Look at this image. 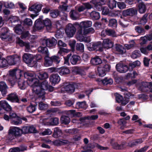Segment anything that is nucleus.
Listing matches in <instances>:
<instances>
[{
    "mask_svg": "<svg viewBox=\"0 0 152 152\" xmlns=\"http://www.w3.org/2000/svg\"><path fill=\"white\" fill-rule=\"evenodd\" d=\"M34 81V83L29 86L31 88L33 93L37 95L39 97L43 98L45 96V91L48 89V82L46 80H44L42 83H40L39 80L37 78L33 79L31 80Z\"/></svg>",
    "mask_w": 152,
    "mask_h": 152,
    "instance_id": "f257e3e1",
    "label": "nucleus"
},
{
    "mask_svg": "<svg viewBox=\"0 0 152 152\" xmlns=\"http://www.w3.org/2000/svg\"><path fill=\"white\" fill-rule=\"evenodd\" d=\"M22 72L18 69H13L9 71V75L7 80L12 86H13L17 80L20 79L22 75Z\"/></svg>",
    "mask_w": 152,
    "mask_h": 152,
    "instance_id": "f03ea898",
    "label": "nucleus"
},
{
    "mask_svg": "<svg viewBox=\"0 0 152 152\" xmlns=\"http://www.w3.org/2000/svg\"><path fill=\"white\" fill-rule=\"evenodd\" d=\"M22 134L21 129L16 127H11L8 131V138L9 140H12L14 137L20 136Z\"/></svg>",
    "mask_w": 152,
    "mask_h": 152,
    "instance_id": "7ed1b4c3",
    "label": "nucleus"
},
{
    "mask_svg": "<svg viewBox=\"0 0 152 152\" xmlns=\"http://www.w3.org/2000/svg\"><path fill=\"white\" fill-rule=\"evenodd\" d=\"M88 45L87 48L90 51L95 50L102 52L103 50L102 43L101 41L97 42H92L89 44Z\"/></svg>",
    "mask_w": 152,
    "mask_h": 152,
    "instance_id": "20e7f679",
    "label": "nucleus"
},
{
    "mask_svg": "<svg viewBox=\"0 0 152 152\" xmlns=\"http://www.w3.org/2000/svg\"><path fill=\"white\" fill-rule=\"evenodd\" d=\"M137 10L133 8H130L124 10L122 12V16H121V18H123L131 17L137 14Z\"/></svg>",
    "mask_w": 152,
    "mask_h": 152,
    "instance_id": "39448f33",
    "label": "nucleus"
},
{
    "mask_svg": "<svg viewBox=\"0 0 152 152\" xmlns=\"http://www.w3.org/2000/svg\"><path fill=\"white\" fill-rule=\"evenodd\" d=\"M8 64L10 65L19 64L20 62V57L17 55L10 56L7 58Z\"/></svg>",
    "mask_w": 152,
    "mask_h": 152,
    "instance_id": "423d86ee",
    "label": "nucleus"
},
{
    "mask_svg": "<svg viewBox=\"0 0 152 152\" xmlns=\"http://www.w3.org/2000/svg\"><path fill=\"white\" fill-rule=\"evenodd\" d=\"M110 68V65L105 64L103 67H98L96 75L99 77H103L106 75V72L109 71Z\"/></svg>",
    "mask_w": 152,
    "mask_h": 152,
    "instance_id": "0eeeda50",
    "label": "nucleus"
},
{
    "mask_svg": "<svg viewBox=\"0 0 152 152\" xmlns=\"http://www.w3.org/2000/svg\"><path fill=\"white\" fill-rule=\"evenodd\" d=\"M110 143L113 148L116 150H123L126 148V142H122L121 144H119L117 142H114V140L112 139L110 140Z\"/></svg>",
    "mask_w": 152,
    "mask_h": 152,
    "instance_id": "6e6552de",
    "label": "nucleus"
},
{
    "mask_svg": "<svg viewBox=\"0 0 152 152\" xmlns=\"http://www.w3.org/2000/svg\"><path fill=\"white\" fill-rule=\"evenodd\" d=\"M76 28L72 23H69L66 26L65 29V32L67 36L69 37H72L75 34Z\"/></svg>",
    "mask_w": 152,
    "mask_h": 152,
    "instance_id": "1a4fd4ad",
    "label": "nucleus"
},
{
    "mask_svg": "<svg viewBox=\"0 0 152 152\" xmlns=\"http://www.w3.org/2000/svg\"><path fill=\"white\" fill-rule=\"evenodd\" d=\"M123 20L119 21L120 25L123 28H126L128 27L129 25V22H132V18L131 17L129 18H122Z\"/></svg>",
    "mask_w": 152,
    "mask_h": 152,
    "instance_id": "9d476101",
    "label": "nucleus"
},
{
    "mask_svg": "<svg viewBox=\"0 0 152 152\" xmlns=\"http://www.w3.org/2000/svg\"><path fill=\"white\" fill-rule=\"evenodd\" d=\"M60 78L59 75L57 74H53L50 77V80L51 84L55 85L58 84L60 80Z\"/></svg>",
    "mask_w": 152,
    "mask_h": 152,
    "instance_id": "9b49d317",
    "label": "nucleus"
},
{
    "mask_svg": "<svg viewBox=\"0 0 152 152\" xmlns=\"http://www.w3.org/2000/svg\"><path fill=\"white\" fill-rule=\"evenodd\" d=\"M115 68L117 70L121 73H125L129 69V67L127 65L122 64H117Z\"/></svg>",
    "mask_w": 152,
    "mask_h": 152,
    "instance_id": "f8f14e48",
    "label": "nucleus"
},
{
    "mask_svg": "<svg viewBox=\"0 0 152 152\" xmlns=\"http://www.w3.org/2000/svg\"><path fill=\"white\" fill-rule=\"evenodd\" d=\"M43 5L40 4L35 3L29 7V10L33 11L34 13L37 14L41 10Z\"/></svg>",
    "mask_w": 152,
    "mask_h": 152,
    "instance_id": "ddd939ff",
    "label": "nucleus"
},
{
    "mask_svg": "<svg viewBox=\"0 0 152 152\" xmlns=\"http://www.w3.org/2000/svg\"><path fill=\"white\" fill-rule=\"evenodd\" d=\"M107 0H94L93 4L95 8L99 10H101L102 5L106 3Z\"/></svg>",
    "mask_w": 152,
    "mask_h": 152,
    "instance_id": "4468645a",
    "label": "nucleus"
},
{
    "mask_svg": "<svg viewBox=\"0 0 152 152\" xmlns=\"http://www.w3.org/2000/svg\"><path fill=\"white\" fill-rule=\"evenodd\" d=\"M103 48L107 49L111 48L113 46V42L108 38L104 39L102 43Z\"/></svg>",
    "mask_w": 152,
    "mask_h": 152,
    "instance_id": "2eb2a0df",
    "label": "nucleus"
},
{
    "mask_svg": "<svg viewBox=\"0 0 152 152\" xmlns=\"http://www.w3.org/2000/svg\"><path fill=\"white\" fill-rule=\"evenodd\" d=\"M57 71L61 76H65L70 73V70L68 68L64 66L58 68Z\"/></svg>",
    "mask_w": 152,
    "mask_h": 152,
    "instance_id": "dca6fc26",
    "label": "nucleus"
},
{
    "mask_svg": "<svg viewBox=\"0 0 152 152\" xmlns=\"http://www.w3.org/2000/svg\"><path fill=\"white\" fill-rule=\"evenodd\" d=\"M1 108L7 111H10L12 110L11 107L7 101L5 100H2L0 102V110H1Z\"/></svg>",
    "mask_w": 152,
    "mask_h": 152,
    "instance_id": "f3484780",
    "label": "nucleus"
},
{
    "mask_svg": "<svg viewBox=\"0 0 152 152\" xmlns=\"http://www.w3.org/2000/svg\"><path fill=\"white\" fill-rule=\"evenodd\" d=\"M7 99L12 102H19V100L15 93H12L7 96Z\"/></svg>",
    "mask_w": 152,
    "mask_h": 152,
    "instance_id": "a211bd4d",
    "label": "nucleus"
},
{
    "mask_svg": "<svg viewBox=\"0 0 152 152\" xmlns=\"http://www.w3.org/2000/svg\"><path fill=\"white\" fill-rule=\"evenodd\" d=\"M41 59L39 58L38 59L35 56L33 57L32 55L29 54V67L37 65V61Z\"/></svg>",
    "mask_w": 152,
    "mask_h": 152,
    "instance_id": "6ab92c4d",
    "label": "nucleus"
},
{
    "mask_svg": "<svg viewBox=\"0 0 152 152\" xmlns=\"http://www.w3.org/2000/svg\"><path fill=\"white\" fill-rule=\"evenodd\" d=\"M91 64L94 65H97L101 64L102 61L100 57L98 56H95L92 58L90 61Z\"/></svg>",
    "mask_w": 152,
    "mask_h": 152,
    "instance_id": "aec40b11",
    "label": "nucleus"
},
{
    "mask_svg": "<svg viewBox=\"0 0 152 152\" xmlns=\"http://www.w3.org/2000/svg\"><path fill=\"white\" fill-rule=\"evenodd\" d=\"M81 59L80 57L77 55H74L70 58V61L73 65H76L79 64Z\"/></svg>",
    "mask_w": 152,
    "mask_h": 152,
    "instance_id": "412c9836",
    "label": "nucleus"
},
{
    "mask_svg": "<svg viewBox=\"0 0 152 152\" xmlns=\"http://www.w3.org/2000/svg\"><path fill=\"white\" fill-rule=\"evenodd\" d=\"M8 87L5 83L4 81L0 82V91L3 95H6L7 93Z\"/></svg>",
    "mask_w": 152,
    "mask_h": 152,
    "instance_id": "4be33fe9",
    "label": "nucleus"
},
{
    "mask_svg": "<svg viewBox=\"0 0 152 152\" xmlns=\"http://www.w3.org/2000/svg\"><path fill=\"white\" fill-rule=\"evenodd\" d=\"M44 59V65L45 66H49L53 65L51 57H49V54L45 56Z\"/></svg>",
    "mask_w": 152,
    "mask_h": 152,
    "instance_id": "5701e85b",
    "label": "nucleus"
},
{
    "mask_svg": "<svg viewBox=\"0 0 152 152\" xmlns=\"http://www.w3.org/2000/svg\"><path fill=\"white\" fill-rule=\"evenodd\" d=\"M47 47L50 48L54 47L57 43V40L54 37L47 39Z\"/></svg>",
    "mask_w": 152,
    "mask_h": 152,
    "instance_id": "b1692460",
    "label": "nucleus"
},
{
    "mask_svg": "<svg viewBox=\"0 0 152 152\" xmlns=\"http://www.w3.org/2000/svg\"><path fill=\"white\" fill-rule=\"evenodd\" d=\"M92 22L91 21H84L81 22L79 26L81 28L85 29L91 27L92 25Z\"/></svg>",
    "mask_w": 152,
    "mask_h": 152,
    "instance_id": "393cba45",
    "label": "nucleus"
},
{
    "mask_svg": "<svg viewBox=\"0 0 152 152\" xmlns=\"http://www.w3.org/2000/svg\"><path fill=\"white\" fill-rule=\"evenodd\" d=\"M75 84H69L65 86L64 87L65 90L68 93H72L75 91Z\"/></svg>",
    "mask_w": 152,
    "mask_h": 152,
    "instance_id": "a878e982",
    "label": "nucleus"
},
{
    "mask_svg": "<svg viewBox=\"0 0 152 152\" xmlns=\"http://www.w3.org/2000/svg\"><path fill=\"white\" fill-rule=\"evenodd\" d=\"M72 72L74 75H82L83 73V70L80 67L75 66L72 68Z\"/></svg>",
    "mask_w": 152,
    "mask_h": 152,
    "instance_id": "bb28decb",
    "label": "nucleus"
},
{
    "mask_svg": "<svg viewBox=\"0 0 152 152\" xmlns=\"http://www.w3.org/2000/svg\"><path fill=\"white\" fill-rule=\"evenodd\" d=\"M137 2L139 3L138 5L139 11L140 13H143L146 10V7L145 4L142 2H141L142 0H137Z\"/></svg>",
    "mask_w": 152,
    "mask_h": 152,
    "instance_id": "cd10ccee",
    "label": "nucleus"
},
{
    "mask_svg": "<svg viewBox=\"0 0 152 152\" xmlns=\"http://www.w3.org/2000/svg\"><path fill=\"white\" fill-rule=\"evenodd\" d=\"M115 48L116 51L118 52V54H123L126 52L125 48L122 45L116 44L115 45Z\"/></svg>",
    "mask_w": 152,
    "mask_h": 152,
    "instance_id": "c85d7f7f",
    "label": "nucleus"
},
{
    "mask_svg": "<svg viewBox=\"0 0 152 152\" xmlns=\"http://www.w3.org/2000/svg\"><path fill=\"white\" fill-rule=\"evenodd\" d=\"M40 22L42 23V21L39 18L35 21L32 31V34H34L37 30L41 29L42 27L37 26V25H38Z\"/></svg>",
    "mask_w": 152,
    "mask_h": 152,
    "instance_id": "c756f323",
    "label": "nucleus"
},
{
    "mask_svg": "<svg viewBox=\"0 0 152 152\" xmlns=\"http://www.w3.org/2000/svg\"><path fill=\"white\" fill-rule=\"evenodd\" d=\"M62 134V131L58 127H56L54 128V132L52 135L53 137L57 138L60 137Z\"/></svg>",
    "mask_w": 152,
    "mask_h": 152,
    "instance_id": "7c9ffc66",
    "label": "nucleus"
},
{
    "mask_svg": "<svg viewBox=\"0 0 152 152\" xmlns=\"http://www.w3.org/2000/svg\"><path fill=\"white\" fill-rule=\"evenodd\" d=\"M91 18L93 20H97L100 18L99 13L96 11H93L90 14Z\"/></svg>",
    "mask_w": 152,
    "mask_h": 152,
    "instance_id": "2f4dec72",
    "label": "nucleus"
},
{
    "mask_svg": "<svg viewBox=\"0 0 152 152\" xmlns=\"http://www.w3.org/2000/svg\"><path fill=\"white\" fill-rule=\"evenodd\" d=\"M108 26L113 29L117 27V22L116 19L114 18L109 20Z\"/></svg>",
    "mask_w": 152,
    "mask_h": 152,
    "instance_id": "473e14b6",
    "label": "nucleus"
},
{
    "mask_svg": "<svg viewBox=\"0 0 152 152\" xmlns=\"http://www.w3.org/2000/svg\"><path fill=\"white\" fill-rule=\"evenodd\" d=\"M38 51L45 56L49 54L48 49L45 46H40L38 48Z\"/></svg>",
    "mask_w": 152,
    "mask_h": 152,
    "instance_id": "72a5a7b5",
    "label": "nucleus"
},
{
    "mask_svg": "<svg viewBox=\"0 0 152 152\" xmlns=\"http://www.w3.org/2000/svg\"><path fill=\"white\" fill-rule=\"evenodd\" d=\"M60 121L62 124L67 125L70 122V119L69 117L64 115L61 117Z\"/></svg>",
    "mask_w": 152,
    "mask_h": 152,
    "instance_id": "f704fd0d",
    "label": "nucleus"
},
{
    "mask_svg": "<svg viewBox=\"0 0 152 152\" xmlns=\"http://www.w3.org/2000/svg\"><path fill=\"white\" fill-rule=\"evenodd\" d=\"M60 12L58 9L51 10L50 15L52 18H55L58 16H60Z\"/></svg>",
    "mask_w": 152,
    "mask_h": 152,
    "instance_id": "c9c22d12",
    "label": "nucleus"
},
{
    "mask_svg": "<svg viewBox=\"0 0 152 152\" xmlns=\"http://www.w3.org/2000/svg\"><path fill=\"white\" fill-rule=\"evenodd\" d=\"M69 15L71 19L73 20H76L78 18V14L77 12L75 10H71L69 12Z\"/></svg>",
    "mask_w": 152,
    "mask_h": 152,
    "instance_id": "e433bc0d",
    "label": "nucleus"
},
{
    "mask_svg": "<svg viewBox=\"0 0 152 152\" xmlns=\"http://www.w3.org/2000/svg\"><path fill=\"white\" fill-rule=\"evenodd\" d=\"M16 42L20 46H23L24 45L25 46L26 48L25 50V51L26 52H28V44H26L23 41L21 40L20 38H17Z\"/></svg>",
    "mask_w": 152,
    "mask_h": 152,
    "instance_id": "4c0bfd02",
    "label": "nucleus"
},
{
    "mask_svg": "<svg viewBox=\"0 0 152 152\" xmlns=\"http://www.w3.org/2000/svg\"><path fill=\"white\" fill-rule=\"evenodd\" d=\"M76 107L77 109L80 108L86 109L87 107V105L86 102L84 101L77 102L76 104Z\"/></svg>",
    "mask_w": 152,
    "mask_h": 152,
    "instance_id": "58836bf2",
    "label": "nucleus"
},
{
    "mask_svg": "<svg viewBox=\"0 0 152 152\" xmlns=\"http://www.w3.org/2000/svg\"><path fill=\"white\" fill-rule=\"evenodd\" d=\"M101 81L104 85H111L113 83L112 79L107 77H105L104 79L102 80Z\"/></svg>",
    "mask_w": 152,
    "mask_h": 152,
    "instance_id": "ea45409f",
    "label": "nucleus"
},
{
    "mask_svg": "<svg viewBox=\"0 0 152 152\" xmlns=\"http://www.w3.org/2000/svg\"><path fill=\"white\" fill-rule=\"evenodd\" d=\"M11 123L14 125H18L22 123V121L21 118L18 117H16L13 119H11Z\"/></svg>",
    "mask_w": 152,
    "mask_h": 152,
    "instance_id": "a19ab883",
    "label": "nucleus"
},
{
    "mask_svg": "<svg viewBox=\"0 0 152 152\" xmlns=\"http://www.w3.org/2000/svg\"><path fill=\"white\" fill-rule=\"evenodd\" d=\"M76 49L77 50L81 53L84 52V45L81 43H77L76 44Z\"/></svg>",
    "mask_w": 152,
    "mask_h": 152,
    "instance_id": "79ce46f5",
    "label": "nucleus"
},
{
    "mask_svg": "<svg viewBox=\"0 0 152 152\" xmlns=\"http://www.w3.org/2000/svg\"><path fill=\"white\" fill-rule=\"evenodd\" d=\"M49 123L51 125H57L59 123V119L56 117L51 118L49 120Z\"/></svg>",
    "mask_w": 152,
    "mask_h": 152,
    "instance_id": "37998d69",
    "label": "nucleus"
},
{
    "mask_svg": "<svg viewBox=\"0 0 152 152\" xmlns=\"http://www.w3.org/2000/svg\"><path fill=\"white\" fill-rule=\"evenodd\" d=\"M106 35L113 37H115V31L110 29H107L105 31Z\"/></svg>",
    "mask_w": 152,
    "mask_h": 152,
    "instance_id": "c03bdc74",
    "label": "nucleus"
},
{
    "mask_svg": "<svg viewBox=\"0 0 152 152\" xmlns=\"http://www.w3.org/2000/svg\"><path fill=\"white\" fill-rule=\"evenodd\" d=\"M117 2L115 0H109L107 4L110 9H113L116 6Z\"/></svg>",
    "mask_w": 152,
    "mask_h": 152,
    "instance_id": "a18cd8bd",
    "label": "nucleus"
},
{
    "mask_svg": "<svg viewBox=\"0 0 152 152\" xmlns=\"http://www.w3.org/2000/svg\"><path fill=\"white\" fill-rule=\"evenodd\" d=\"M48 76L47 73L44 72H40L38 76L40 80L45 79L48 77Z\"/></svg>",
    "mask_w": 152,
    "mask_h": 152,
    "instance_id": "49530a36",
    "label": "nucleus"
},
{
    "mask_svg": "<svg viewBox=\"0 0 152 152\" xmlns=\"http://www.w3.org/2000/svg\"><path fill=\"white\" fill-rule=\"evenodd\" d=\"M21 28H23L22 26L21 25H18L14 28L15 32L18 34H22L23 31Z\"/></svg>",
    "mask_w": 152,
    "mask_h": 152,
    "instance_id": "de8ad7c7",
    "label": "nucleus"
},
{
    "mask_svg": "<svg viewBox=\"0 0 152 152\" xmlns=\"http://www.w3.org/2000/svg\"><path fill=\"white\" fill-rule=\"evenodd\" d=\"M51 58L53 65L54 64H58L60 61V58L58 55L52 56H51Z\"/></svg>",
    "mask_w": 152,
    "mask_h": 152,
    "instance_id": "09e8293b",
    "label": "nucleus"
},
{
    "mask_svg": "<svg viewBox=\"0 0 152 152\" xmlns=\"http://www.w3.org/2000/svg\"><path fill=\"white\" fill-rule=\"evenodd\" d=\"M134 29L136 32L140 34H145V29L140 26H135Z\"/></svg>",
    "mask_w": 152,
    "mask_h": 152,
    "instance_id": "8fccbe9b",
    "label": "nucleus"
},
{
    "mask_svg": "<svg viewBox=\"0 0 152 152\" xmlns=\"http://www.w3.org/2000/svg\"><path fill=\"white\" fill-rule=\"evenodd\" d=\"M148 14H144L143 17L141 19L140 21V24L142 25H144L147 22L148 20Z\"/></svg>",
    "mask_w": 152,
    "mask_h": 152,
    "instance_id": "3c124183",
    "label": "nucleus"
},
{
    "mask_svg": "<svg viewBox=\"0 0 152 152\" xmlns=\"http://www.w3.org/2000/svg\"><path fill=\"white\" fill-rule=\"evenodd\" d=\"M39 109L40 110H45L48 107L47 104H45L42 102L39 103Z\"/></svg>",
    "mask_w": 152,
    "mask_h": 152,
    "instance_id": "603ef678",
    "label": "nucleus"
},
{
    "mask_svg": "<svg viewBox=\"0 0 152 152\" xmlns=\"http://www.w3.org/2000/svg\"><path fill=\"white\" fill-rule=\"evenodd\" d=\"M7 59V60L5 59L2 58L0 59V67H4L7 66L8 64Z\"/></svg>",
    "mask_w": 152,
    "mask_h": 152,
    "instance_id": "864d4df0",
    "label": "nucleus"
},
{
    "mask_svg": "<svg viewBox=\"0 0 152 152\" xmlns=\"http://www.w3.org/2000/svg\"><path fill=\"white\" fill-rule=\"evenodd\" d=\"M80 28L79 29L77 33V37L79 39H83L84 37V36H83L84 34H83V29L81 28L80 27Z\"/></svg>",
    "mask_w": 152,
    "mask_h": 152,
    "instance_id": "5fc2aeb1",
    "label": "nucleus"
},
{
    "mask_svg": "<svg viewBox=\"0 0 152 152\" xmlns=\"http://www.w3.org/2000/svg\"><path fill=\"white\" fill-rule=\"evenodd\" d=\"M95 31V30L92 27L90 28L87 29H83V34L84 35L88 34H92Z\"/></svg>",
    "mask_w": 152,
    "mask_h": 152,
    "instance_id": "6e6d98bb",
    "label": "nucleus"
},
{
    "mask_svg": "<svg viewBox=\"0 0 152 152\" xmlns=\"http://www.w3.org/2000/svg\"><path fill=\"white\" fill-rule=\"evenodd\" d=\"M43 24L46 27H50L52 25L51 20L48 18H46L45 20L42 21Z\"/></svg>",
    "mask_w": 152,
    "mask_h": 152,
    "instance_id": "4d7b16f0",
    "label": "nucleus"
},
{
    "mask_svg": "<svg viewBox=\"0 0 152 152\" xmlns=\"http://www.w3.org/2000/svg\"><path fill=\"white\" fill-rule=\"evenodd\" d=\"M129 97H126L125 96L123 98L121 102L120 105L122 106H124L126 105L129 102Z\"/></svg>",
    "mask_w": 152,
    "mask_h": 152,
    "instance_id": "13d9d810",
    "label": "nucleus"
},
{
    "mask_svg": "<svg viewBox=\"0 0 152 152\" xmlns=\"http://www.w3.org/2000/svg\"><path fill=\"white\" fill-rule=\"evenodd\" d=\"M4 6L6 8H14L15 5L12 2H5L4 3Z\"/></svg>",
    "mask_w": 152,
    "mask_h": 152,
    "instance_id": "bf43d9fd",
    "label": "nucleus"
},
{
    "mask_svg": "<svg viewBox=\"0 0 152 152\" xmlns=\"http://www.w3.org/2000/svg\"><path fill=\"white\" fill-rule=\"evenodd\" d=\"M26 150V148H25L23 149L18 147L10 149L9 152H20V151H22Z\"/></svg>",
    "mask_w": 152,
    "mask_h": 152,
    "instance_id": "052dcab7",
    "label": "nucleus"
},
{
    "mask_svg": "<svg viewBox=\"0 0 152 152\" xmlns=\"http://www.w3.org/2000/svg\"><path fill=\"white\" fill-rule=\"evenodd\" d=\"M26 83L25 81H18V86L21 89H24L26 87Z\"/></svg>",
    "mask_w": 152,
    "mask_h": 152,
    "instance_id": "680f3d73",
    "label": "nucleus"
},
{
    "mask_svg": "<svg viewBox=\"0 0 152 152\" xmlns=\"http://www.w3.org/2000/svg\"><path fill=\"white\" fill-rule=\"evenodd\" d=\"M102 13L104 15H106L110 14V10L107 7H102Z\"/></svg>",
    "mask_w": 152,
    "mask_h": 152,
    "instance_id": "e2e57ef3",
    "label": "nucleus"
},
{
    "mask_svg": "<svg viewBox=\"0 0 152 152\" xmlns=\"http://www.w3.org/2000/svg\"><path fill=\"white\" fill-rule=\"evenodd\" d=\"M115 95L116 101L117 103H120L121 101L123 99V97L117 93H116Z\"/></svg>",
    "mask_w": 152,
    "mask_h": 152,
    "instance_id": "0e129e2a",
    "label": "nucleus"
},
{
    "mask_svg": "<svg viewBox=\"0 0 152 152\" xmlns=\"http://www.w3.org/2000/svg\"><path fill=\"white\" fill-rule=\"evenodd\" d=\"M126 148L127 146L132 148L136 146L137 145L134 140L129 142L128 143L126 142Z\"/></svg>",
    "mask_w": 152,
    "mask_h": 152,
    "instance_id": "69168bd1",
    "label": "nucleus"
},
{
    "mask_svg": "<svg viewBox=\"0 0 152 152\" xmlns=\"http://www.w3.org/2000/svg\"><path fill=\"white\" fill-rule=\"evenodd\" d=\"M36 75L33 72H29V82H31L33 83H34V81H32L31 80L33 79L36 78L35 77Z\"/></svg>",
    "mask_w": 152,
    "mask_h": 152,
    "instance_id": "338daca9",
    "label": "nucleus"
},
{
    "mask_svg": "<svg viewBox=\"0 0 152 152\" xmlns=\"http://www.w3.org/2000/svg\"><path fill=\"white\" fill-rule=\"evenodd\" d=\"M141 87H145L150 89V92L152 93V83L151 82L146 83L144 86L143 85Z\"/></svg>",
    "mask_w": 152,
    "mask_h": 152,
    "instance_id": "774afa93",
    "label": "nucleus"
}]
</instances>
